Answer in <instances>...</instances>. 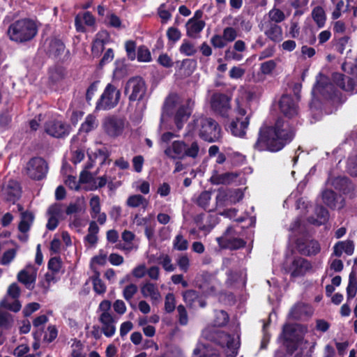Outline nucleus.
Masks as SVG:
<instances>
[{"instance_id":"680f3d73","label":"nucleus","mask_w":357,"mask_h":357,"mask_svg":"<svg viewBox=\"0 0 357 357\" xmlns=\"http://www.w3.org/2000/svg\"><path fill=\"white\" fill-rule=\"evenodd\" d=\"M107 255L102 252H100L98 255L95 256L91 260V267L93 269H96V265L103 266L106 264Z\"/></svg>"},{"instance_id":"f8f14e48","label":"nucleus","mask_w":357,"mask_h":357,"mask_svg":"<svg viewBox=\"0 0 357 357\" xmlns=\"http://www.w3.org/2000/svg\"><path fill=\"white\" fill-rule=\"evenodd\" d=\"M25 172L31 178L40 180L47 172V165L43 158H33L27 162Z\"/></svg>"},{"instance_id":"3c124183","label":"nucleus","mask_w":357,"mask_h":357,"mask_svg":"<svg viewBox=\"0 0 357 357\" xmlns=\"http://www.w3.org/2000/svg\"><path fill=\"white\" fill-rule=\"evenodd\" d=\"M47 321H48L47 317L44 314L38 317L37 318H36L33 320V326L34 328H36V335L38 337H40L41 335V333L39 332H40L43 329V327H44L45 324L47 322Z\"/></svg>"},{"instance_id":"393cba45","label":"nucleus","mask_w":357,"mask_h":357,"mask_svg":"<svg viewBox=\"0 0 357 357\" xmlns=\"http://www.w3.org/2000/svg\"><path fill=\"white\" fill-rule=\"evenodd\" d=\"M231 229V228H228L222 236L216 238L220 247L231 249H238L243 247L245 244L243 240L239 238L231 239L230 236H228Z\"/></svg>"},{"instance_id":"f03ea898","label":"nucleus","mask_w":357,"mask_h":357,"mask_svg":"<svg viewBox=\"0 0 357 357\" xmlns=\"http://www.w3.org/2000/svg\"><path fill=\"white\" fill-rule=\"evenodd\" d=\"M227 321L228 315L225 311L215 312L214 326L206 328L202 332V337L220 344L227 357H235L240 345L238 335H229L215 328L225 325Z\"/></svg>"},{"instance_id":"603ef678","label":"nucleus","mask_w":357,"mask_h":357,"mask_svg":"<svg viewBox=\"0 0 357 357\" xmlns=\"http://www.w3.org/2000/svg\"><path fill=\"white\" fill-rule=\"evenodd\" d=\"M137 60L139 62H150L151 61V54L148 48L141 46L137 50Z\"/></svg>"},{"instance_id":"de8ad7c7","label":"nucleus","mask_w":357,"mask_h":357,"mask_svg":"<svg viewBox=\"0 0 357 357\" xmlns=\"http://www.w3.org/2000/svg\"><path fill=\"white\" fill-rule=\"evenodd\" d=\"M179 52L185 56H192L196 52V48L191 42L184 40L179 47Z\"/></svg>"},{"instance_id":"864d4df0","label":"nucleus","mask_w":357,"mask_h":357,"mask_svg":"<svg viewBox=\"0 0 357 357\" xmlns=\"http://www.w3.org/2000/svg\"><path fill=\"white\" fill-rule=\"evenodd\" d=\"M137 286L135 284H130L126 286L123 290V296L126 301H130L137 292Z\"/></svg>"},{"instance_id":"e2e57ef3","label":"nucleus","mask_w":357,"mask_h":357,"mask_svg":"<svg viewBox=\"0 0 357 357\" xmlns=\"http://www.w3.org/2000/svg\"><path fill=\"white\" fill-rule=\"evenodd\" d=\"M58 335V331L54 326H50L45 332L44 340L51 342L56 339Z\"/></svg>"},{"instance_id":"cd10ccee","label":"nucleus","mask_w":357,"mask_h":357,"mask_svg":"<svg viewBox=\"0 0 357 357\" xmlns=\"http://www.w3.org/2000/svg\"><path fill=\"white\" fill-rule=\"evenodd\" d=\"M264 34L274 42H280L282 40V29L276 24H270L264 28Z\"/></svg>"},{"instance_id":"37998d69","label":"nucleus","mask_w":357,"mask_h":357,"mask_svg":"<svg viewBox=\"0 0 357 357\" xmlns=\"http://www.w3.org/2000/svg\"><path fill=\"white\" fill-rule=\"evenodd\" d=\"M18 246H16L15 248L5 251L0 259V264L4 266L9 265L15 258Z\"/></svg>"},{"instance_id":"c85d7f7f","label":"nucleus","mask_w":357,"mask_h":357,"mask_svg":"<svg viewBox=\"0 0 357 357\" xmlns=\"http://www.w3.org/2000/svg\"><path fill=\"white\" fill-rule=\"evenodd\" d=\"M299 251L305 255H314L319 252L320 245L317 241H308L303 243H298Z\"/></svg>"},{"instance_id":"a211bd4d","label":"nucleus","mask_w":357,"mask_h":357,"mask_svg":"<svg viewBox=\"0 0 357 357\" xmlns=\"http://www.w3.org/2000/svg\"><path fill=\"white\" fill-rule=\"evenodd\" d=\"M211 105L213 109L221 114L227 116L230 110V99L225 95L214 94L211 100Z\"/></svg>"},{"instance_id":"69168bd1","label":"nucleus","mask_w":357,"mask_h":357,"mask_svg":"<svg viewBox=\"0 0 357 357\" xmlns=\"http://www.w3.org/2000/svg\"><path fill=\"white\" fill-rule=\"evenodd\" d=\"M94 291L98 294H102L106 291V286L104 282L97 276L93 278Z\"/></svg>"},{"instance_id":"1a4fd4ad","label":"nucleus","mask_w":357,"mask_h":357,"mask_svg":"<svg viewBox=\"0 0 357 357\" xmlns=\"http://www.w3.org/2000/svg\"><path fill=\"white\" fill-rule=\"evenodd\" d=\"M236 113L239 117H236V120L231 122L229 128L234 136L243 137L246 134V130L250 123V117L249 116H245L246 110L240 106L239 103H238Z\"/></svg>"},{"instance_id":"79ce46f5","label":"nucleus","mask_w":357,"mask_h":357,"mask_svg":"<svg viewBox=\"0 0 357 357\" xmlns=\"http://www.w3.org/2000/svg\"><path fill=\"white\" fill-rule=\"evenodd\" d=\"M312 16L319 27H323L324 26L326 15L324 9L321 6H317L312 10Z\"/></svg>"},{"instance_id":"5701e85b","label":"nucleus","mask_w":357,"mask_h":357,"mask_svg":"<svg viewBox=\"0 0 357 357\" xmlns=\"http://www.w3.org/2000/svg\"><path fill=\"white\" fill-rule=\"evenodd\" d=\"M142 295L151 300L153 304L158 303L162 298L161 294L156 284L147 282L143 284L140 289Z\"/></svg>"},{"instance_id":"2eb2a0df","label":"nucleus","mask_w":357,"mask_h":357,"mask_svg":"<svg viewBox=\"0 0 357 357\" xmlns=\"http://www.w3.org/2000/svg\"><path fill=\"white\" fill-rule=\"evenodd\" d=\"M37 271L36 266L28 264L17 273V279L26 288H33L36 280Z\"/></svg>"},{"instance_id":"13d9d810","label":"nucleus","mask_w":357,"mask_h":357,"mask_svg":"<svg viewBox=\"0 0 357 357\" xmlns=\"http://www.w3.org/2000/svg\"><path fill=\"white\" fill-rule=\"evenodd\" d=\"M154 219L153 214H149L146 217H141L139 215H136L134 218V223L137 226L149 227V224Z\"/></svg>"},{"instance_id":"bf43d9fd","label":"nucleus","mask_w":357,"mask_h":357,"mask_svg":"<svg viewBox=\"0 0 357 357\" xmlns=\"http://www.w3.org/2000/svg\"><path fill=\"white\" fill-rule=\"evenodd\" d=\"M4 308L0 307V328H7L12 322V318L10 314L2 310Z\"/></svg>"},{"instance_id":"e433bc0d","label":"nucleus","mask_w":357,"mask_h":357,"mask_svg":"<svg viewBox=\"0 0 357 357\" xmlns=\"http://www.w3.org/2000/svg\"><path fill=\"white\" fill-rule=\"evenodd\" d=\"M33 215L31 213L24 212L22 213L21 221L19 224V229L22 233H26L33 222Z\"/></svg>"},{"instance_id":"a19ab883","label":"nucleus","mask_w":357,"mask_h":357,"mask_svg":"<svg viewBox=\"0 0 357 357\" xmlns=\"http://www.w3.org/2000/svg\"><path fill=\"white\" fill-rule=\"evenodd\" d=\"M108 38V33L106 31H101L98 33L92 46V51L97 53L102 51L104 43Z\"/></svg>"},{"instance_id":"423d86ee","label":"nucleus","mask_w":357,"mask_h":357,"mask_svg":"<svg viewBox=\"0 0 357 357\" xmlns=\"http://www.w3.org/2000/svg\"><path fill=\"white\" fill-rule=\"evenodd\" d=\"M111 302L104 300L98 306L99 321L101 324V329L103 334L108 337H112L116 332V321L110 312Z\"/></svg>"},{"instance_id":"7c9ffc66","label":"nucleus","mask_w":357,"mask_h":357,"mask_svg":"<svg viewBox=\"0 0 357 357\" xmlns=\"http://www.w3.org/2000/svg\"><path fill=\"white\" fill-rule=\"evenodd\" d=\"M192 357H218V354L208 344L199 342L193 351Z\"/></svg>"},{"instance_id":"6e6d98bb","label":"nucleus","mask_w":357,"mask_h":357,"mask_svg":"<svg viewBox=\"0 0 357 357\" xmlns=\"http://www.w3.org/2000/svg\"><path fill=\"white\" fill-rule=\"evenodd\" d=\"M47 214L60 220L63 214V207L59 204H53L49 208Z\"/></svg>"},{"instance_id":"052dcab7","label":"nucleus","mask_w":357,"mask_h":357,"mask_svg":"<svg viewBox=\"0 0 357 357\" xmlns=\"http://www.w3.org/2000/svg\"><path fill=\"white\" fill-rule=\"evenodd\" d=\"M222 36L227 43H231L236 38L237 32L232 27H227L223 30Z\"/></svg>"},{"instance_id":"20e7f679","label":"nucleus","mask_w":357,"mask_h":357,"mask_svg":"<svg viewBox=\"0 0 357 357\" xmlns=\"http://www.w3.org/2000/svg\"><path fill=\"white\" fill-rule=\"evenodd\" d=\"M198 135L202 139L213 142L220 138V128L213 119L204 116H194L188 124L185 137Z\"/></svg>"},{"instance_id":"0eeeda50","label":"nucleus","mask_w":357,"mask_h":357,"mask_svg":"<svg viewBox=\"0 0 357 357\" xmlns=\"http://www.w3.org/2000/svg\"><path fill=\"white\" fill-rule=\"evenodd\" d=\"M121 97V91L116 86L108 84L97 102V109H110L117 105Z\"/></svg>"},{"instance_id":"bb28decb","label":"nucleus","mask_w":357,"mask_h":357,"mask_svg":"<svg viewBox=\"0 0 357 357\" xmlns=\"http://www.w3.org/2000/svg\"><path fill=\"white\" fill-rule=\"evenodd\" d=\"M95 22L94 17L89 12H85L75 17V24L77 31L84 32V27L82 25V22L87 26H91L94 25Z\"/></svg>"},{"instance_id":"9d476101","label":"nucleus","mask_w":357,"mask_h":357,"mask_svg":"<svg viewBox=\"0 0 357 357\" xmlns=\"http://www.w3.org/2000/svg\"><path fill=\"white\" fill-rule=\"evenodd\" d=\"M146 87L144 80L139 77L130 78L126 83L125 93L130 101L142 100L145 96Z\"/></svg>"},{"instance_id":"4d7b16f0","label":"nucleus","mask_w":357,"mask_h":357,"mask_svg":"<svg viewBox=\"0 0 357 357\" xmlns=\"http://www.w3.org/2000/svg\"><path fill=\"white\" fill-rule=\"evenodd\" d=\"M176 300L173 294L169 293L166 295L165 299V310L167 313L172 312L175 310Z\"/></svg>"},{"instance_id":"dca6fc26","label":"nucleus","mask_w":357,"mask_h":357,"mask_svg":"<svg viewBox=\"0 0 357 357\" xmlns=\"http://www.w3.org/2000/svg\"><path fill=\"white\" fill-rule=\"evenodd\" d=\"M312 269L310 261L303 258H296L288 268V272L293 278L303 276Z\"/></svg>"},{"instance_id":"aec40b11","label":"nucleus","mask_w":357,"mask_h":357,"mask_svg":"<svg viewBox=\"0 0 357 357\" xmlns=\"http://www.w3.org/2000/svg\"><path fill=\"white\" fill-rule=\"evenodd\" d=\"M281 112L289 118L297 114L298 108L296 101L289 95H283L278 102Z\"/></svg>"},{"instance_id":"4c0bfd02","label":"nucleus","mask_w":357,"mask_h":357,"mask_svg":"<svg viewBox=\"0 0 357 357\" xmlns=\"http://www.w3.org/2000/svg\"><path fill=\"white\" fill-rule=\"evenodd\" d=\"M331 2L333 5L332 18L338 19L347 10L348 4H345L344 0H331Z\"/></svg>"},{"instance_id":"412c9836","label":"nucleus","mask_w":357,"mask_h":357,"mask_svg":"<svg viewBox=\"0 0 357 357\" xmlns=\"http://www.w3.org/2000/svg\"><path fill=\"white\" fill-rule=\"evenodd\" d=\"M202 13L197 11L193 17L190 18L186 23L187 35L190 37L196 38L205 26V22L201 19Z\"/></svg>"},{"instance_id":"09e8293b","label":"nucleus","mask_w":357,"mask_h":357,"mask_svg":"<svg viewBox=\"0 0 357 357\" xmlns=\"http://www.w3.org/2000/svg\"><path fill=\"white\" fill-rule=\"evenodd\" d=\"M322 199L327 206L333 208L335 206L337 196L333 191L327 190L322 192Z\"/></svg>"},{"instance_id":"338daca9","label":"nucleus","mask_w":357,"mask_h":357,"mask_svg":"<svg viewBox=\"0 0 357 357\" xmlns=\"http://www.w3.org/2000/svg\"><path fill=\"white\" fill-rule=\"evenodd\" d=\"M160 264L162 266L163 268L169 272L174 270V266L172 264V260L168 255H162L160 257Z\"/></svg>"},{"instance_id":"f704fd0d","label":"nucleus","mask_w":357,"mask_h":357,"mask_svg":"<svg viewBox=\"0 0 357 357\" xmlns=\"http://www.w3.org/2000/svg\"><path fill=\"white\" fill-rule=\"evenodd\" d=\"M98 231L99 228L96 223L95 222H91L89 225L88 234L84 238L86 243L89 244L91 246H94L98 241Z\"/></svg>"},{"instance_id":"ea45409f","label":"nucleus","mask_w":357,"mask_h":357,"mask_svg":"<svg viewBox=\"0 0 357 357\" xmlns=\"http://www.w3.org/2000/svg\"><path fill=\"white\" fill-rule=\"evenodd\" d=\"M268 17L270 22L273 24L280 23L286 19L284 13L277 7H273L268 13Z\"/></svg>"},{"instance_id":"6ab92c4d","label":"nucleus","mask_w":357,"mask_h":357,"mask_svg":"<svg viewBox=\"0 0 357 357\" xmlns=\"http://www.w3.org/2000/svg\"><path fill=\"white\" fill-rule=\"evenodd\" d=\"M194 102L188 99L178 109L174 116V121L178 130H180L183 128L184 123L188 120L191 114Z\"/></svg>"},{"instance_id":"58836bf2","label":"nucleus","mask_w":357,"mask_h":357,"mask_svg":"<svg viewBox=\"0 0 357 357\" xmlns=\"http://www.w3.org/2000/svg\"><path fill=\"white\" fill-rule=\"evenodd\" d=\"M65 50L64 44L59 40L54 39L49 44V54L54 56H58Z\"/></svg>"},{"instance_id":"c756f323","label":"nucleus","mask_w":357,"mask_h":357,"mask_svg":"<svg viewBox=\"0 0 357 357\" xmlns=\"http://www.w3.org/2000/svg\"><path fill=\"white\" fill-rule=\"evenodd\" d=\"M354 250V245L352 241H340L334 245L333 254L337 257H340L344 252L351 255L353 254Z\"/></svg>"},{"instance_id":"2f4dec72","label":"nucleus","mask_w":357,"mask_h":357,"mask_svg":"<svg viewBox=\"0 0 357 357\" xmlns=\"http://www.w3.org/2000/svg\"><path fill=\"white\" fill-rule=\"evenodd\" d=\"M126 204L131 208L142 207L145 210L149 205V201L140 195H132L128 197Z\"/></svg>"},{"instance_id":"9b49d317","label":"nucleus","mask_w":357,"mask_h":357,"mask_svg":"<svg viewBox=\"0 0 357 357\" xmlns=\"http://www.w3.org/2000/svg\"><path fill=\"white\" fill-rule=\"evenodd\" d=\"M20 295V289L16 283H12L8 288L7 294L0 303V307L18 312L21 309V304L18 301Z\"/></svg>"},{"instance_id":"f3484780","label":"nucleus","mask_w":357,"mask_h":357,"mask_svg":"<svg viewBox=\"0 0 357 357\" xmlns=\"http://www.w3.org/2000/svg\"><path fill=\"white\" fill-rule=\"evenodd\" d=\"M124 127L123 121L114 116H107L102 121L105 132L111 137L119 135Z\"/></svg>"},{"instance_id":"8fccbe9b","label":"nucleus","mask_w":357,"mask_h":357,"mask_svg":"<svg viewBox=\"0 0 357 357\" xmlns=\"http://www.w3.org/2000/svg\"><path fill=\"white\" fill-rule=\"evenodd\" d=\"M328 218V211L322 207L317 209V218L311 219L310 222L314 225H322L326 222Z\"/></svg>"},{"instance_id":"f257e3e1","label":"nucleus","mask_w":357,"mask_h":357,"mask_svg":"<svg viewBox=\"0 0 357 357\" xmlns=\"http://www.w3.org/2000/svg\"><path fill=\"white\" fill-rule=\"evenodd\" d=\"M294 137V132L283 120L278 119L274 126H263L259 138L255 144L259 151L268 150L278 151L289 142Z\"/></svg>"},{"instance_id":"6e6552de","label":"nucleus","mask_w":357,"mask_h":357,"mask_svg":"<svg viewBox=\"0 0 357 357\" xmlns=\"http://www.w3.org/2000/svg\"><path fill=\"white\" fill-rule=\"evenodd\" d=\"M87 153L89 162L86 165L84 170H83L80 174L79 182L81 183H87L91 178L92 176L87 170L92 168L94 163L102 165L106 162L109 156L105 149H98L95 151L89 149Z\"/></svg>"},{"instance_id":"774afa93","label":"nucleus","mask_w":357,"mask_h":357,"mask_svg":"<svg viewBox=\"0 0 357 357\" xmlns=\"http://www.w3.org/2000/svg\"><path fill=\"white\" fill-rule=\"evenodd\" d=\"M176 263L181 271H188L190 266V259L187 255H183L178 257Z\"/></svg>"},{"instance_id":"b1692460","label":"nucleus","mask_w":357,"mask_h":357,"mask_svg":"<svg viewBox=\"0 0 357 357\" xmlns=\"http://www.w3.org/2000/svg\"><path fill=\"white\" fill-rule=\"evenodd\" d=\"M3 195L6 199L15 202L21 195V188L16 181L10 180L3 187Z\"/></svg>"},{"instance_id":"473e14b6","label":"nucleus","mask_w":357,"mask_h":357,"mask_svg":"<svg viewBox=\"0 0 357 357\" xmlns=\"http://www.w3.org/2000/svg\"><path fill=\"white\" fill-rule=\"evenodd\" d=\"M237 177V174L234 173H225L222 174H215L211 181L213 184H229L233 182Z\"/></svg>"},{"instance_id":"39448f33","label":"nucleus","mask_w":357,"mask_h":357,"mask_svg":"<svg viewBox=\"0 0 357 357\" xmlns=\"http://www.w3.org/2000/svg\"><path fill=\"white\" fill-rule=\"evenodd\" d=\"M38 25L36 21L24 18L16 20L10 24L7 34L10 40L17 43H23L31 40L37 35Z\"/></svg>"},{"instance_id":"ddd939ff","label":"nucleus","mask_w":357,"mask_h":357,"mask_svg":"<svg viewBox=\"0 0 357 357\" xmlns=\"http://www.w3.org/2000/svg\"><path fill=\"white\" fill-rule=\"evenodd\" d=\"M45 130L48 135L59 138L70 133V126L60 118H54L46 123Z\"/></svg>"},{"instance_id":"49530a36","label":"nucleus","mask_w":357,"mask_h":357,"mask_svg":"<svg viewBox=\"0 0 357 357\" xmlns=\"http://www.w3.org/2000/svg\"><path fill=\"white\" fill-rule=\"evenodd\" d=\"M173 247L179 251L186 250L188 248V241L181 234H177L173 241Z\"/></svg>"},{"instance_id":"7ed1b4c3","label":"nucleus","mask_w":357,"mask_h":357,"mask_svg":"<svg viewBox=\"0 0 357 357\" xmlns=\"http://www.w3.org/2000/svg\"><path fill=\"white\" fill-rule=\"evenodd\" d=\"M178 137L174 132L165 131L160 136V144L163 147L164 154L172 160H181L186 158L195 159L200 151L197 142L186 144L183 140H174L172 139Z\"/></svg>"},{"instance_id":"0e129e2a","label":"nucleus","mask_w":357,"mask_h":357,"mask_svg":"<svg viewBox=\"0 0 357 357\" xmlns=\"http://www.w3.org/2000/svg\"><path fill=\"white\" fill-rule=\"evenodd\" d=\"M71 348L73 357H86L82 352V344L79 341L75 340L71 345Z\"/></svg>"},{"instance_id":"c03bdc74","label":"nucleus","mask_w":357,"mask_h":357,"mask_svg":"<svg viewBox=\"0 0 357 357\" xmlns=\"http://www.w3.org/2000/svg\"><path fill=\"white\" fill-rule=\"evenodd\" d=\"M357 293V284L355 283V272L353 271L349 276V284L347 288L348 298H353Z\"/></svg>"},{"instance_id":"4468645a","label":"nucleus","mask_w":357,"mask_h":357,"mask_svg":"<svg viewBox=\"0 0 357 357\" xmlns=\"http://www.w3.org/2000/svg\"><path fill=\"white\" fill-rule=\"evenodd\" d=\"M307 328L300 324H286L282 331V337L285 341L297 342L300 340L307 332Z\"/></svg>"},{"instance_id":"5fc2aeb1","label":"nucleus","mask_w":357,"mask_h":357,"mask_svg":"<svg viewBox=\"0 0 357 357\" xmlns=\"http://www.w3.org/2000/svg\"><path fill=\"white\" fill-rule=\"evenodd\" d=\"M91 213L92 218H96V215L100 212V203L98 196L94 195L90 200Z\"/></svg>"},{"instance_id":"4be33fe9","label":"nucleus","mask_w":357,"mask_h":357,"mask_svg":"<svg viewBox=\"0 0 357 357\" xmlns=\"http://www.w3.org/2000/svg\"><path fill=\"white\" fill-rule=\"evenodd\" d=\"M334 89V86L332 83L328 82V79L319 73L317 77L316 84L312 89V94L314 96L321 95L326 96L331 93Z\"/></svg>"},{"instance_id":"a18cd8bd","label":"nucleus","mask_w":357,"mask_h":357,"mask_svg":"<svg viewBox=\"0 0 357 357\" xmlns=\"http://www.w3.org/2000/svg\"><path fill=\"white\" fill-rule=\"evenodd\" d=\"M230 190H220L216 196V202L218 206L231 204L229 202Z\"/></svg>"},{"instance_id":"c9c22d12","label":"nucleus","mask_w":357,"mask_h":357,"mask_svg":"<svg viewBox=\"0 0 357 357\" xmlns=\"http://www.w3.org/2000/svg\"><path fill=\"white\" fill-rule=\"evenodd\" d=\"M333 79L337 86L344 89V91H353L354 90V84L351 80L350 79H347V84L346 85L344 84V77L340 73H334L333 75Z\"/></svg>"},{"instance_id":"72a5a7b5","label":"nucleus","mask_w":357,"mask_h":357,"mask_svg":"<svg viewBox=\"0 0 357 357\" xmlns=\"http://www.w3.org/2000/svg\"><path fill=\"white\" fill-rule=\"evenodd\" d=\"M98 123L96 117L93 114H89L82 123L79 132L88 133L98 127Z\"/></svg>"},{"instance_id":"a878e982","label":"nucleus","mask_w":357,"mask_h":357,"mask_svg":"<svg viewBox=\"0 0 357 357\" xmlns=\"http://www.w3.org/2000/svg\"><path fill=\"white\" fill-rule=\"evenodd\" d=\"M183 297L184 301L190 307H204L206 305V303L203 299L199 297L195 291L189 290L185 291L183 294Z\"/></svg>"}]
</instances>
